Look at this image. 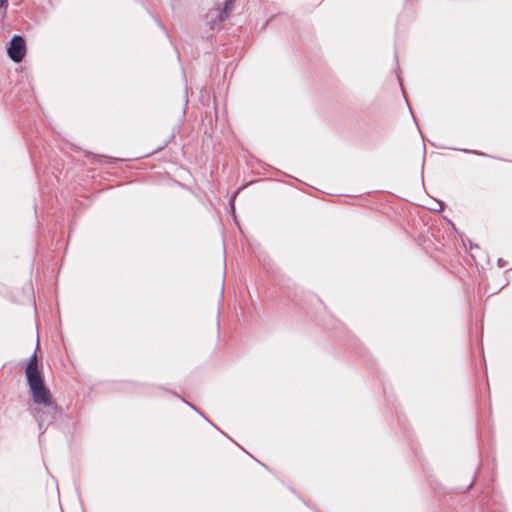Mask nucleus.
Segmentation results:
<instances>
[{
	"instance_id": "f257e3e1",
	"label": "nucleus",
	"mask_w": 512,
	"mask_h": 512,
	"mask_svg": "<svg viewBox=\"0 0 512 512\" xmlns=\"http://www.w3.org/2000/svg\"><path fill=\"white\" fill-rule=\"evenodd\" d=\"M26 380L35 404L45 406L54 404L51 393L45 386L43 375L26 378Z\"/></svg>"
},
{
	"instance_id": "f03ea898",
	"label": "nucleus",
	"mask_w": 512,
	"mask_h": 512,
	"mask_svg": "<svg viewBox=\"0 0 512 512\" xmlns=\"http://www.w3.org/2000/svg\"><path fill=\"white\" fill-rule=\"evenodd\" d=\"M7 55L15 63H19L26 55V41L24 36L15 34L8 46Z\"/></svg>"
},
{
	"instance_id": "7ed1b4c3",
	"label": "nucleus",
	"mask_w": 512,
	"mask_h": 512,
	"mask_svg": "<svg viewBox=\"0 0 512 512\" xmlns=\"http://www.w3.org/2000/svg\"><path fill=\"white\" fill-rule=\"evenodd\" d=\"M38 344L34 353L29 357L27 366L25 368L26 378L43 375L41 371V364L37 357Z\"/></svg>"
},
{
	"instance_id": "20e7f679",
	"label": "nucleus",
	"mask_w": 512,
	"mask_h": 512,
	"mask_svg": "<svg viewBox=\"0 0 512 512\" xmlns=\"http://www.w3.org/2000/svg\"><path fill=\"white\" fill-rule=\"evenodd\" d=\"M234 0H225L223 6L218 10L217 19L225 21L233 10Z\"/></svg>"
},
{
	"instance_id": "39448f33",
	"label": "nucleus",
	"mask_w": 512,
	"mask_h": 512,
	"mask_svg": "<svg viewBox=\"0 0 512 512\" xmlns=\"http://www.w3.org/2000/svg\"><path fill=\"white\" fill-rule=\"evenodd\" d=\"M243 189V187H240L238 188L231 196V198L229 199V207H230V210H231V214L234 218V221L237 223V220H236V212H235V200H236V197L237 195L239 194V192Z\"/></svg>"
},
{
	"instance_id": "423d86ee",
	"label": "nucleus",
	"mask_w": 512,
	"mask_h": 512,
	"mask_svg": "<svg viewBox=\"0 0 512 512\" xmlns=\"http://www.w3.org/2000/svg\"><path fill=\"white\" fill-rule=\"evenodd\" d=\"M175 138V133L172 132L168 138L157 148L154 152L161 151L164 147H166L173 139Z\"/></svg>"
},
{
	"instance_id": "0eeeda50",
	"label": "nucleus",
	"mask_w": 512,
	"mask_h": 512,
	"mask_svg": "<svg viewBox=\"0 0 512 512\" xmlns=\"http://www.w3.org/2000/svg\"><path fill=\"white\" fill-rule=\"evenodd\" d=\"M8 9V0H0V12L2 17H5Z\"/></svg>"
},
{
	"instance_id": "6e6552de",
	"label": "nucleus",
	"mask_w": 512,
	"mask_h": 512,
	"mask_svg": "<svg viewBox=\"0 0 512 512\" xmlns=\"http://www.w3.org/2000/svg\"><path fill=\"white\" fill-rule=\"evenodd\" d=\"M455 150H457L456 148H454ZM460 151H463L465 153H472V154H475V155H478V156H481V157H488L489 155L484 153V152H480V151H477V150H470V149H459Z\"/></svg>"
},
{
	"instance_id": "1a4fd4ad",
	"label": "nucleus",
	"mask_w": 512,
	"mask_h": 512,
	"mask_svg": "<svg viewBox=\"0 0 512 512\" xmlns=\"http://www.w3.org/2000/svg\"><path fill=\"white\" fill-rule=\"evenodd\" d=\"M219 22L221 21L217 19V15L214 18H211V20L208 22L210 30L214 31Z\"/></svg>"
},
{
	"instance_id": "9d476101",
	"label": "nucleus",
	"mask_w": 512,
	"mask_h": 512,
	"mask_svg": "<svg viewBox=\"0 0 512 512\" xmlns=\"http://www.w3.org/2000/svg\"><path fill=\"white\" fill-rule=\"evenodd\" d=\"M497 265H498V267H500V268L505 267V266L507 265V261H506V260H504V259H502V258H499V259L497 260Z\"/></svg>"
},
{
	"instance_id": "9b49d317",
	"label": "nucleus",
	"mask_w": 512,
	"mask_h": 512,
	"mask_svg": "<svg viewBox=\"0 0 512 512\" xmlns=\"http://www.w3.org/2000/svg\"><path fill=\"white\" fill-rule=\"evenodd\" d=\"M437 204H438V207H437V208H433V210H435V211H440V210H442V209H443L444 204H443L442 202H438Z\"/></svg>"
},
{
	"instance_id": "f8f14e48",
	"label": "nucleus",
	"mask_w": 512,
	"mask_h": 512,
	"mask_svg": "<svg viewBox=\"0 0 512 512\" xmlns=\"http://www.w3.org/2000/svg\"><path fill=\"white\" fill-rule=\"evenodd\" d=\"M158 26L164 31V33L168 36V32L166 30V28L164 27V25L158 21Z\"/></svg>"
},
{
	"instance_id": "ddd939ff",
	"label": "nucleus",
	"mask_w": 512,
	"mask_h": 512,
	"mask_svg": "<svg viewBox=\"0 0 512 512\" xmlns=\"http://www.w3.org/2000/svg\"><path fill=\"white\" fill-rule=\"evenodd\" d=\"M192 409H194L198 414H200L201 417H204V414H202L195 406L190 405Z\"/></svg>"
},
{
	"instance_id": "4468645a",
	"label": "nucleus",
	"mask_w": 512,
	"mask_h": 512,
	"mask_svg": "<svg viewBox=\"0 0 512 512\" xmlns=\"http://www.w3.org/2000/svg\"><path fill=\"white\" fill-rule=\"evenodd\" d=\"M397 77H398V81H399V83H400V85H401L402 91L404 92L403 87H402V83H401V78H400V76H399V75H398Z\"/></svg>"
},
{
	"instance_id": "2eb2a0df",
	"label": "nucleus",
	"mask_w": 512,
	"mask_h": 512,
	"mask_svg": "<svg viewBox=\"0 0 512 512\" xmlns=\"http://www.w3.org/2000/svg\"><path fill=\"white\" fill-rule=\"evenodd\" d=\"M42 426H43L42 422H39V429L40 430L42 429Z\"/></svg>"
},
{
	"instance_id": "dca6fc26",
	"label": "nucleus",
	"mask_w": 512,
	"mask_h": 512,
	"mask_svg": "<svg viewBox=\"0 0 512 512\" xmlns=\"http://www.w3.org/2000/svg\"><path fill=\"white\" fill-rule=\"evenodd\" d=\"M451 226L453 229H455V224H453L452 222H450Z\"/></svg>"
}]
</instances>
